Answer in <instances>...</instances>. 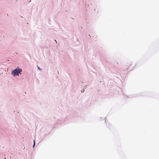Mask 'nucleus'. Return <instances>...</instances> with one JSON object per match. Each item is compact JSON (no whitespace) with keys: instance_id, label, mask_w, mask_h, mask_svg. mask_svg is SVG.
I'll list each match as a JSON object with an SVG mask.
<instances>
[{"instance_id":"f257e3e1","label":"nucleus","mask_w":159,"mask_h":159,"mask_svg":"<svg viewBox=\"0 0 159 159\" xmlns=\"http://www.w3.org/2000/svg\"><path fill=\"white\" fill-rule=\"evenodd\" d=\"M22 71V69L17 67L11 71V74L13 77H15L17 76H19V75L21 74Z\"/></svg>"},{"instance_id":"f03ea898","label":"nucleus","mask_w":159,"mask_h":159,"mask_svg":"<svg viewBox=\"0 0 159 159\" xmlns=\"http://www.w3.org/2000/svg\"><path fill=\"white\" fill-rule=\"evenodd\" d=\"M34 145H35V141L34 140V144H33V147H34Z\"/></svg>"},{"instance_id":"7ed1b4c3","label":"nucleus","mask_w":159,"mask_h":159,"mask_svg":"<svg viewBox=\"0 0 159 159\" xmlns=\"http://www.w3.org/2000/svg\"><path fill=\"white\" fill-rule=\"evenodd\" d=\"M38 69L39 70H42L41 69L39 66H38Z\"/></svg>"},{"instance_id":"20e7f679","label":"nucleus","mask_w":159,"mask_h":159,"mask_svg":"<svg viewBox=\"0 0 159 159\" xmlns=\"http://www.w3.org/2000/svg\"><path fill=\"white\" fill-rule=\"evenodd\" d=\"M84 90L83 89V90H82L81 92H84Z\"/></svg>"},{"instance_id":"39448f33","label":"nucleus","mask_w":159,"mask_h":159,"mask_svg":"<svg viewBox=\"0 0 159 159\" xmlns=\"http://www.w3.org/2000/svg\"><path fill=\"white\" fill-rule=\"evenodd\" d=\"M55 41L57 42L56 40H55Z\"/></svg>"}]
</instances>
